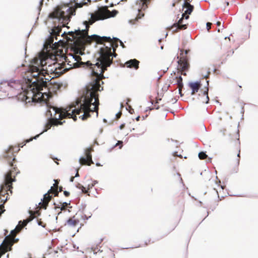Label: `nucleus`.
<instances>
[{
	"instance_id": "1",
	"label": "nucleus",
	"mask_w": 258,
	"mask_h": 258,
	"mask_svg": "<svg viewBox=\"0 0 258 258\" xmlns=\"http://www.w3.org/2000/svg\"><path fill=\"white\" fill-rule=\"evenodd\" d=\"M49 58L43 57H35L32 60V66L28 68L18 67L15 74H20V79H12L4 81L0 84V91L5 93L9 98L16 97L18 100L25 102L26 104L38 103L45 106L47 122L44 129L40 134L26 141L28 143L36 139L43 132H46L52 125L62 124L63 118H72L75 121L77 120L76 113H72L74 108V102L66 108H58L51 105L49 102L50 97L49 79L44 78L41 72L50 74L52 78L58 77L66 72V64L54 62L47 65Z\"/></svg>"
},
{
	"instance_id": "2",
	"label": "nucleus",
	"mask_w": 258,
	"mask_h": 258,
	"mask_svg": "<svg viewBox=\"0 0 258 258\" xmlns=\"http://www.w3.org/2000/svg\"><path fill=\"white\" fill-rule=\"evenodd\" d=\"M105 54H100V59H97L95 64L90 61L83 62L80 55L77 54L69 55L64 59V63L67 69L66 72L71 68L80 67L88 68L92 78L91 81L85 87L83 91L82 95L74 102V108L72 113L80 114L84 112L79 117L83 120L90 117V112H96V116L98 115L99 99L98 92L103 90V87L100 84V79L102 78L103 70L102 66L107 62L108 51ZM102 84L103 82L101 81Z\"/></svg>"
},
{
	"instance_id": "3",
	"label": "nucleus",
	"mask_w": 258,
	"mask_h": 258,
	"mask_svg": "<svg viewBox=\"0 0 258 258\" xmlns=\"http://www.w3.org/2000/svg\"><path fill=\"white\" fill-rule=\"evenodd\" d=\"M19 150L18 147L10 146L3 155L9 165L13 168L4 174V181L0 185V217L5 211L4 205L8 200V191L10 190L11 193L12 192L11 190L12 188V183L16 180L15 176L13 175V174L17 167L14 166L13 161L16 160L14 153L18 152Z\"/></svg>"
},
{
	"instance_id": "4",
	"label": "nucleus",
	"mask_w": 258,
	"mask_h": 258,
	"mask_svg": "<svg viewBox=\"0 0 258 258\" xmlns=\"http://www.w3.org/2000/svg\"><path fill=\"white\" fill-rule=\"evenodd\" d=\"M118 14V11L116 10H113L111 11L109 10L106 8H103L99 9L98 11L95 14L89 13V15L90 17L88 18V21L85 20L83 22V25L85 26V29L82 30L79 28L75 34L73 32H70L69 33H72V36L74 37L77 41H82L86 37H89L88 35V28L89 25H92L95 22L98 20H103L110 17H114Z\"/></svg>"
},
{
	"instance_id": "5",
	"label": "nucleus",
	"mask_w": 258,
	"mask_h": 258,
	"mask_svg": "<svg viewBox=\"0 0 258 258\" xmlns=\"http://www.w3.org/2000/svg\"><path fill=\"white\" fill-rule=\"evenodd\" d=\"M91 0H70L71 7L67 5L57 6L53 12L49 14L53 19L57 20L59 23H67L70 21L72 16L75 15L76 9L87 5Z\"/></svg>"
},
{
	"instance_id": "6",
	"label": "nucleus",
	"mask_w": 258,
	"mask_h": 258,
	"mask_svg": "<svg viewBox=\"0 0 258 258\" xmlns=\"http://www.w3.org/2000/svg\"><path fill=\"white\" fill-rule=\"evenodd\" d=\"M94 40L97 41L98 43H102L103 42H108V45L105 46V47H101L100 49L99 53V57H98L99 59H100V54L102 53V54H105L108 51H109V53L107 55V62L103 64V66H102V70H103V73L107 70V68L110 67L112 62V57H115L116 54H112L111 52V48H112L113 51L115 50V48L118 46V42H120V45L122 46V47H124V45L123 42L117 38H113L114 40L112 41L110 37H106L103 36L101 37L97 35H92L91 36Z\"/></svg>"
},
{
	"instance_id": "7",
	"label": "nucleus",
	"mask_w": 258,
	"mask_h": 258,
	"mask_svg": "<svg viewBox=\"0 0 258 258\" xmlns=\"http://www.w3.org/2000/svg\"><path fill=\"white\" fill-rule=\"evenodd\" d=\"M186 9L184 13L181 15L180 18L177 22L174 23L172 26L168 28L170 30H173V33H176L180 30H185L187 28V24H183V19L188 20L189 15L191 14L194 9V6L187 4L184 9Z\"/></svg>"
},
{
	"instance_id": "8",
	"label": "nucleus",
	"mask_w": 258,
	"mask_h": 258,
	"mask_svg": "<svg viewBox=\"0 0 258 258\" xmlns=\"http://www.w3.org/2000/svg\"><path fill=\"white\" fill-rule=\"evenodd\" d=\"M180 51L181 57L177 61L178 67L179 68L180 71H187L189 68V64L186 55L188 54L189 50H181Z\"/></svg>"
},
{
	"instance_id": "9",
	"label": "nucleus",
	"mask_w": 258,
	"mask_h": 258,
	"mask_svg": "<svg viewBox=\"0 0 258 258\" xmlns=\"http://www.w3.org/2000/svg\"><path fill=\"white\" fill-rule=\"evenodd\" d=\"M91 149L88 148L85 151V156L81 157L79 159V163L81 165H90L94 162L92 159V155L91 153Z\"/></svg>"
},
{
	"instance_id": "10",
	"label": "nucleus",
	"mask_w": 258,
	"mask_h": 258,
	"mask_svg": "<svg viewBox=\"0 0 258 258\" xmlns=\"http://www.w3.org/2000/svg\"><path fill=\"white\" fill-rule=\"evenodd\" d=\"M33 218L34 217H31L28 220H25L23 221H20L18 223V225L16 227L15 229L11 230L10 235H11L13 237H14L17 234V233L19 232L21 230V229L24 226H25L28 222L32 221Z\"/></svg>"
},
{
	"instance_id": "11",
	"label": "nucleus",
	"mask_w": 258,
	"mask_h": 258,
	"mask_svg": "<svg viewBox=\"0 0 258 258\" xmlns=\"http://www.w3.org/2000/svg\"><path fill=\"white\" fill-rule=\"evenodd\" d=\"M51 191V189H50L48 192L45 194L43 195V199H41V202L39 203V204H42V207L43 209H46L47 207L48 206V204L49 202L51 200L52 198V196H50L49 193Z\"/></svg>"
},
{
	"instance_id": "12",
	"label": "nucleus",
	"mask_w": 258,
	"mask_h": 258,
	"mask_svg": "<svg viewBox=\"0 0 258 258\" xmlns=\"http://www.w3.org/2000/svg\"><path fill=\"white\" fill-rule=\"evenodd\" d=\"M51 86L54 91H62L67 87V84L66 82H54Z\"/></svg>"
},
{
	"instance_id": "13",
	"label": "nucleus",
	"mask_w": 258,
	"mask_h": 258,
	"mask_svg": "<svg viewBox=\"0 0 258 258\" xmlns=\"http://www.w3.org/2000/svg\"><path fill=\"white\" fill-rule=\"evenodd\" d=\"M188 85L192 90L191 94L193 95L198 92L202 85L200 81H196L189 83Z\"/></svg>"
},
{
	"instance_id": "14",
	"label": "nucleus",
	"mask_w": 258,
	"mask_h": 258,
	"mask_svg": "<svg viewBox=\"0 0 258 258\" xmlns=\"http://www.w3.org/2000/svg\"><path fill=\"white\" fill-rule=\"evenodd\" d=\"M140 61L136 59H132L127 61L125 62V64L127 68H134L135 70H137L139 68V64Z\"/></svg>"
},
{
	"instance_id": "15",
	"label": "nucleus",
	"mask_w": 258,
	"mask_h": 258,
	"mask_svg": "<svg viewBox=\"0 0 258 258\" xmlns=\"http://www.w3.org/2000/svg\"><path fill=\"white\" fill-rule=\"evenodd\" d=\"M170 83L173 84V85H177L178 87H183L182 78L180 75L176 77L172 81L170 80Z\"/></svg>"
},
{
	"instance_id": "16",
	"label": "nucleus",
	"mask_w": 258,
	"mask_h": 258,
	"mask_svg": "<svg viewBox=\"0 0 258 258\" xmlns=\"http://www.w3.org/2000/svg\"><path fill=\"white\" fill-rule=\"evenodd\" d=\"M209 82V81H207V86L206 87V90H204L203 92V97L202 100L203 103H205L206 104L208 103L209 101V97L208 96Z\"/></svg>"
},
{
	"instance_id": "17",
	"label": "nucleus",
	"mask_w": 258,
	"mask_h": 258,
	"mask_svg": "<svg viewBox=\"0 0 258 258\" xmlns=\"http://www.w3.org/2000/svg\"><path fill=\"white\" fill-rule=\"evenodd\" d=\"M79 220L75 218V216L70 218L66 222V224L70 227H75L79 223Z\"/></svg>"
},
{
	"instance_id": "18",
	"label": "nucleus",
	"mask_w": 258,
	"mask_h": 258,
	"mask_svg": "<svg viewBox=\"0 0 258 258\" xmlns=\"http://www.w3.org/2000/svg\"><path fill=\"white\" fill-rule=\"evenodd\" d=\"M144 16V14L142 13L141 11H140L139 9H138V14H137L136 17L134 19H131L128 21L129 24L131 25L135 24L140 19H141Z\"/></svg>"
},
{
	"instance_id": "19",
	"label": "nucleus",
	"mask_w": 258,
	"mask_h": 258,
	"mask_svg": "<svg viewBox=\"0 0 258 258\" xmlns=\"http://www.w3.org/2000/svg\"><path fill=\"white\" fill-rule=\"evenodd\" d=\"M61 205H56L55 203H53V205L55 206V209H60L61 211L64 210L65 209V207L68 205H70V203H68L67 202L60 203Z\"/></svg>"
},
{
	"instance_id": "20",
	"label": "nucleus",
	"mask_w": 258,
	"mask_h": 258,
	"mask_svg": "<svg viewBox=\"0 0 258 258\" xmlns=\"http://www.w3.org/2000/svg\"><path fill=\"white\" fill-rule=\"evenodd\" d=\"M151 0H140V5L142 4V10H145L148 8V5Z\"/></svg>"
},
{
	"instance_id": "21",
	"label": "nucleus",
	"mask_w": 258,
	"mask_h": 258,
	"mask_svg": "<svg viewBox=\"0 0 258 258\" xmlns=\"http://www.w3.org/2000/svg\"><path fill=\"white\" fill-rule=\"evenodd\" d=\"M76 187L81 189L82 193L86 194L87 192V190L86 189V188L80 183H78L76 185Z\"/></svg>"
},
{
	"instance_id": "22",
	"label": "nucleus",
	"mask_w": 258,
	"mask_h": 258,
	"mask_svg": "<svg viewBox=\"0 0 258 258\" xmlns=\"http://www.w3.org/2000/svg\"><path fill=\"white\" fill-rule=\"evenodd\" d=\"M119 145V148L121 149L123 146V142L122 141H118L117 143L109 149V152L111 151L115 147Z\"/></svg>"
},
{
	"instance_id": "23",
	"label": "nucleus",
	"mask_w": 258,
	"mask_h": 258,
	"mask_svg": "<svg viewBox=\"0 0 258 258\" xmlns=\"http://www.w3.org/2000/svg\"><path fill=\"white\" fill-rule=\"evenodd\" d=\"M198 156L200 159H205L208 157V155L206 154V152H200Z\"/></svg>"
},
{
	"instance_id": "24",
	"label": "nucleus",
	"mask_w": 258,
	"mask_h": 258,
	"mask_svg": "<svg viewBox=\"0 0 258 258\" xmlns=\"http://www.w3.org/2000/svg\"><path fill=\"white\" fill-rule=\"evenodd\" d=\"M86 207V205L85 204L82 203L81 206L79 207V211H81L82 214L84 213V211Z\"/></svg>"
},
{
	"instance_id": "25",
	"label": "nucleus",
	"mask_w": 258,
	"mask_h": 258,
	"mask_svg": "<svg viewBox=\"0 0 258 258\" xmlns=\"http://www.w3.org/2000/svg\"><path fill=\"white\" fill-rule=\"evenodd\" d=\"M12 245L13 244H10L9 243H7L5 244V248L6 249L7 251H11L12 249Z\"/></svg>"
},
{
	"instance_id": "26",
	"label": "nucleus",
	"mask_w": 258,
	"mask_h": 258,
	"mask_svg": "<svg viewBox=\"0 0 258 258\" xmlns=\"http://www.w3.org/2000/svg\"><path fill=\"white\" fill-rule=\"evenodd\" d=\"M170 86V84L168 85H165L162 88V92L164 93V92L167 91Z\"/></svg>"
},
{
	"instance_id": "27",
	"label": "nucleus",
	"mask_w": 258,
	"mask_h": 258,
	"mask_svg": "<svg viewBox=\"0 0 258 258\" xmlns=\"http://www.w3.org/2000/svg\"><path fill=\"white\" fill-rule=\"evenodd\" d=\"M126 110H128V112L131 114H133L134 112V110L133 108H132V106L130 105H128L127 107H126Z\"/></svg>"
},
{
	"instance_id": "28",
	"label": "nucleus",
	"mask_w": 258,
	"mask_h": 258,
	"mask_svg": "<svg viewBox=\"0 0 258 258\" xmlns=\"http://www.w3.org/2000/svg\"><path fill=\"white\" fill-rule=\"evenodd\" d=\"M167 141L168 142L171 141V142H173V143H175V146H176V147H178V143H179V142H178V141H177V140H173V139H169V138H168V139H167Z\"/></svg>"
},
{
	"instance_id": "29",
	"label": "nucleus",
	"mask_w": 258,
	"mask_h": 258,
	"mask_svg": "<svg viewBox=\"0 0 258 258\" xmlns=\"http://www.w3.org/2000/svg\"><path fill=\"white\" fill-rule=\"evenodd\" d=\"M37 224L38 225L41 226L43 228H44L46 226V224H43V222L41 219L37 220Z\"/></svg>"
},
{
	"instance_id": "30",
	"label": "nucleus",
	"mask_w": 258,
	"mask_h": 258,
	"mask_svg": "<svg viewBox=\"0 0 258 258\" xmlns=\"http://www.w3.org/2000/svg\"><path fill=\"white\" fill-rule=\"evenodd\" d=\"M190 2V0H184L183 6H182V10H184V8L187 5V4H189Z\"/></svg>"
},
{
	"instance_id": "31",
	"label": "nucleus",
	"mask_w": 258,
	"mask_h": 258,
	"mask_svg": "<svg viewBox=\"0 0 258 258\" xmlns=\"http://www.w3.org/2000/svg\"><path fill=\"white\" fill-rule=\"evenodd\" d=\"M83 214V215H82V218H83L84 220H88V219H89V218H90L91 217V215H92V214H91V215H90V216H89V217H87V216H86V215L84 214V213H83V214Z\"/></svg>"
},
{
	"instance_id": "32",
	"label": "nucleus",
	"mask_w": 258,
	"mask_h": 258,
	"mask_svg": "<svg viewBox=\"0 0 258 258\" xmlns=\"http://www.w3.org/2000/svg\"><path fill=\"white\" fill-rule=\"evenodd\" d=\"M178 98H179V97H178L177 98L176 97H174V98H171V99L170 100V102H172L173 103H175L177 100H178Z\"/></svg>"
},
{
	"instance_id": "33",
	"label": "nucleus",
	"mask_w": 258,
	"mask_h": 258,
	"mask_svg": "<svg viewBox=\"0 0 258 258\" xmlns=\"http://www.w3.org/2000/svg\"><path fill=\"white\" fill-rule=\"evenodd\" d=\"M93 251H94V253H96L97 252H98V251H101V250L100 249H98V248L97 247H92V248ZM102 250H101L102 251Z\"/></svg>"
},
{
	"instance_id": "34",
	"label": "nucleus",
	"mask_w": 258,
	"mask_h": 258,
	"mask_svg": "<svg viewBox=\"0 0 258 258\" xmlns=\"http://www.w3.org/2000/svg\"><path fill=\"white\" fill-rule=\"evenodd\" d=\"M206 25L207 30L209 31V30L211 28L212 23L210 22H207Z\"/></svg>"
},
{
	"instance_id": "35",
	"label": "nucleus",
	"mask_w": 258,
	"mask_h": 258,
	"mask_svg": "<svg viewBox=\"0 0 258 258\" xmlns=\"http://www.w3.org/2000/svg\"><path fill=\"white\" fill-rule=\"evenodd\" d=\"M240 149H239L238 153V154H237V157H238V159H237V165H239V161H240Z\"/></svg>"
},
{
	"instance_id": "36",
	"label": "nucleus",
	"mask_w": 258,
	"mask_h": 258,
	"mask_svg": "<svg viewBox=\"0 0 258 258\" xmlns=\"http://www.w3.org/2000/svg\"><path fill=\"white\" fill-rule=\"evenodd\" d=\"M121 112L120 111H119L118 113H116L115 117L116 119H118L121 116Z\"/></svg>"
},
{
	"instance_id": "37",
	"label": "nucleus",
	"mask_w": 258,
	"mask_h": 258,
	"mask_svg": "<svg viewBox=\"0 0 258 258\" xmlns=\"http://www.w3.org/2000/svg\"><path fill=\"white\" fill-rule=\"evenodd\" d=\"M212 191L218 198H219V194L217 189L214 188Z\"/></svg>"
},
{
	"instance_id": "38",
	"label": "nucleus",
	"mask_w": 258,
	"mask_h": 258,
	"mask_svg": "<svg viewBox=\"0 0 258 258\" xmlns=\"http://www.w3.org/2000/svg\"><path fill=\"white\" fill-rule=\"evenodd\" d=\"M251 13H247V15H246L245 18H246V19H248V20H250V18H251Z\"/></svg>"
},
{
	"instance_id": "39",
	"label": "nucleus",
	"mask_w": 258,
	"mask_h": 258,
	"mask_svg": "<svg viewBox=\"0 0 258 258\" xmlns=\"http://www.w3.org/2000/svg\"><path fill=\"white\" fill-rule=\"evenodd\" d=\"M183 87H178V93L180 94V96L182 97L183 94L182 93V88Z\"/></svg>"
},
{
	"instance_id": "40",
	"label": "nucleus",
	"mask_w": 258,
	"mask_h": 258,
	"mask_svg": "<svg viewBox=\"0 0 258 258\" xmlns=\"http://www.w3.org/2000/svg\"><path fill=\"white\" fill-rule=\"evenodd\" d=\"M210 73V72L209 71H208L207 72V74H205V75H203V76L204 77V78L206 79L208 77H209V75Z\"/></svg>"
},
{
	"instance_id": "41",
	"label": "nucleus",
	"mask_w": 258,
	"mask_h": 258,
	"mask_svg": "<svg viewBox=\"0 0 258 258\" xmlns=\"http://www.w3.org/2000/svg\"><path fill=\"white\" fill-rule=\"evenodd\" d=\"M43 2H44V0H40V1L39 2V5H40L39 7V11H40V10H41V7L43 5Z\"/></svg>"
},
{
	"instance_id": "42",
	"label": "nucleus",
	"mask_w": 258,
	"mask_h": 258,
	"mask_svg": "<svg viewBox=\"0 0 258 258\" xmlns=\"http://www.w3.org/2000/svg\"><path fill=\"white\" fill-rule=\"evenodd\" d=\"M63 194L66 197H68L70 195V192L68 191H64Z\"/></svg>"
},
{
	"instance_id": "43",
	"label": "nucleus",
	"mask_w": 258,
	"mask_h": 258,
	"mask_svg": "<svg viewBox=\"0 0 258 258\" xmlns=\"http://www.w3.org/2000/svg\"><path fill=\"white\" fill-rule=\"evenodd\" d=\"M97 183L98 181L97 180H94L93 183L91 184V187H93Z\"/></svg>"
},
{
	"instance_id": "44",
	"label": "nucleus",
	"mask_w": 258,
	"mask_h": 258,
	"mask_svg": "<svg viewBox=\"0 0 258 258\" xmlns=\"http://www.w3.org/2000/svg\"><path fill=\"white\" fill-rule=\"evenodd\" d=\"M124 126H125V123H122L120 125L119 128L120 130H122L124 127Z\"/></svg>"
},
{
	"instance_id": "45",
	"label": "nucleus",
	"mask_w": 258,
	"mask_h": 258,
	"mask_svg": "<svg viewBox=\"0 0 258 258\" xmlns=\"http://www.w3.org/2000/svg\"><path fill=\"white\" fill-rule=\"evenodd\" d=\"M158 96H159L160 97H162L163 96V92H162L161 93L158 92Z\"/></svg>"
},
{
	"instance_id": "46",
	"label": "nucleus",
	"mask_w": 258,
	"mask_h": 258,
	"mask_svg": "<svg viewBox=\"0 0 258 258\" xmlns=\"http://www.w3.org/2000/svg\"><path fill=\"white\" fill-rule=\"evenodd\" d=\"M131 101V99H130V98H127V99H126V104L127 105V106L128 105H129V104H128V103H129V102H130Z\"/></svg>"
},
{
	"instance_id": "47",
	"label": "nucleus",
	"mask_w": 258,
	"mask_h": 258,
	"mask_svg": "<svg viewBox=\"0 0 258 258\" xmlns=\"http://www.w3.org/2000/svg\"><path fill=\"white\" fill-rule=\"evenodd\" d=\"M226 131V129H223V130H221V132L222 133L223 136L225 135Z\"/></svg>"
},
{
	"instance_id": "48",
	"label": "nucleus",
	"mask_w": 258,
	"mask_h": 258,
	"mask_svg": "<svg viewBox=\"0 0 258 258\" xmlns=\"http://www.w3.org/2000/svg\"><path fill=\"white\" fill-rule=\"evenodd\" d=\"M173 156H178L177 152H174ZM179 156L181 157V155H179Z\"/></svg>"
},
{
	"instance_id": "49",
	"label": "nucleus",
	"mask_w": 258,
	"mask_h": 258,
	"mask_svg": "<svg viewBox=\"0 0 258 258\" xmlns=\"http://www.w3.org/2000/svg\"><path fill=\"white\" fill-rule=\"evenodd\" d=\"M228 53L227 55H232V54H233V53H234V51H233V50H232V51H229V52H228Z\"/></svg>"
},
{
	"instance_id": "50",
	"label": "nucleus",
	"mask_w": 258,
	"mask_h": 258,
	"mask_svg": "<svg viewBox=\"0 0 258 258\" xmlns=\"http://www.w3.org/2000/svg\"><path fill=\"white\" fill-rule=\"evenodd\" d=\"M78 176H79V173H78V170H77V173L75 174V177H78Z\"/></svg>"
},
{
	"instance_id": "51",
	"label": "nucleus",
	"mask_w": 258,
	"mask_h": 258,
	"mask_svg": "<svg viewBox=\"0 0 258 258\" xmlns=\"http://www.w3.org/2000/svg\"><path fill=\"white\" fill-rule=\"evenodd\" d=\"M74 179V177H71L70 178V181L71 182H73Z\"/></svg>"
},
{
	"instance_id": "52",
	"label": "nucleus",
	"mask_w": 258,
	"mask_h": 258,
	"mask_svg": "<svg viewBox=\"0 0 258 258\" xmlns=\"http://www.w3.org/2000/svg\"><path fill=\"white\" fill-rule=\"evenodd\" d=\"M140 116H137L136 118V120L137 121H139L140 120Z\"/></svg>"
},
{
	"instance_id": "53",
	"label": "nucleus",
	"mask_w": 258,
	"mask_h": 258,
	"mask_svg": "<svg viewBox=\"0 0 258 258\" xmlns=\"http://www.w3.org/2000/svg\"><path fill=\"white\" fill-rule=\"evenodd\" d=\"M91 185H90V184H88V190H87V191H88V190H89L90 188H92V187H91Z\"/></svg>"
},
{
	"instance_id": "54",
	"label": "nucleus",
	"mask_w": 258,
	"mask_h": 258,
	"mask_svg": "<svg viewBox=\"0 0 258 258\" xmlns=\"http://www.w3.org/2000/svg\"><path fill=\"white\" fill-rule=\"evenodd\" d=\"M216 24L218 26H219L221 25V22L218 21L217 22Z\"/></svg>"
},
{
	"instance_id": "55",
	"label": "nucleus",
	"mask_w": 258,
	"mask_h": 258,
	"mask_svg": "<svg viewBox=\"0 0 258 258\" xmlns=\"http://www.w3.org/2000/svg\"><path fill=\"white\" fill-rule=\"evenodd\" d=\"M62 190V187L60 186L59 188V191H61Z\"/></svg>"
},
{
	"instance_id": "56",
	"label": "nucleus",
	"mask_w": 258,
	"mask_h": 258,
	"mask_svg": "<svg viewBox=\"0 0 258 258\" xmlns=\"http://www.w3.org/2000/svg\"><path fill=\"white\" fill-rule=\"evenodd\" d=\"M6 241V238L4 239V240L3 241V242L0 244V247L2 246V245L4 243V242H5Z\"/></svg>"
},
{
	"instance_id": "57",
	"label": "nucleus",
	"mask_w": 258,
	"mask_h": 258,
	"mask_svg": "<svg viewBox=\"0 0 258 258\" xmlns=\"http://www.w3.org/2000/svg\"><path fill=\"white\" fill-rule=\"evenodd\" d=\"M96 166H101V164H100L99 163H98V162L96 163Z\"/></svg>"
},
{
	"instance_id": "58",
	"label": "nucleus",
	"mask_w": 258,
	"mask_h": 258,
	"mask_svg": "<svg viewBox=\"0 0 258 258\" xmlns=\"http://www.w3.org/2000/svg\"><path fill=\"white\" fill-rule=\"evenodd\" d=\"M103 122L106 123L107 122V120L105 118L103 119Z\"/></svg>"
},
{
	"instance_id": "59",
	"label": "nucleus",
	"mask_w": 258,
	"mask_h": 258,
	"mask_svg": "<svg viewBox=\"0 0 258 258\" xmlns=\"http://www.w3.org/2000/svg\"><path fill=\"white\" fill-rule=\"evenodd\" d=\"M161 100V98H159L158 99H157V101H156V103H158V101H160Z\"/></svg>"
},
{
	"instance_id": "60",
	"label": "nucleus",
	"mask_w": 258,
	"mask_h": 258,
	"mask_svg": "<svg viewBox=\"0 0 258 258\" xmlns=\"http://www.w3.org/2000/svg\"><path fill=\"white\" fill-rule=\"evenodd\" d=\"M181 75H182L183 76H186V73L184 72V73H182Z\"/></svg>"
},
{
	"instance_id": "61",
	"label": "nucleus",
	"mask_w": 258,
	"mask_h": 258,
	"mask_svg": "<svg viewBox=\"0 0 258 258\" xmlns=\"http://www.w3.org/2000/svg\"><path fill=\"white\" fill-rule=\"evenodd\" d=\"M162 41V39L160 38L158 40L159 43H160L161 41Z\"/></svg>"
},
{
	"instance_id": "62",
	"label": "nucleus",
	"mask_w": 258,
	"mask_h": 258,
	"mask_svg": "<svg viewBox=\"0 0 258 258\" xmlns=\"http://www.w3.org/2000/svg\"><path fill=\"white\" fill-rule=\"evenodd\" d=\"M148 244V243L147 241H146L145 242V245H147Z\"/></svg>"
},
{
	"instance_id": "63",
	"label": "nucleus",
	"mask_w": 258,
	"mask_h": 258,
	"mask_svg": "<svg viewBox=\"0 0 258 258\" xmlns=\"http://www.w3.org/2000/svg\"><path fill=\"white\" fill-rule=\"evenodd\" d=\"M58 195V192H56L55 194H54V196L56 197V196H57Z\"/></svg>"
},
{
	"instance_id": "64",
	"label": "nucleus",
	"mask_w": 258,
	"mask_h": 258,
	"mask_svg": "<svg viewBox=\"0 0 258 258\" xmlns=\"http://www.w3.org/2000/svg\"><path fill=\"white\" fill-rule=\"evenodd\" d=\"M159 108H160V107H159V106H157V107L156 108V109H159Z\"/></svg>"
}]
</instances>
